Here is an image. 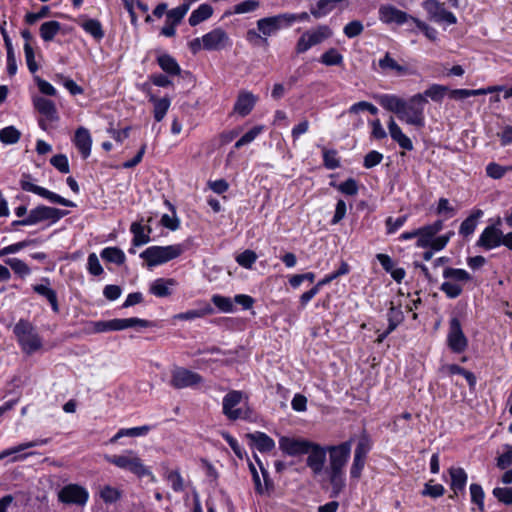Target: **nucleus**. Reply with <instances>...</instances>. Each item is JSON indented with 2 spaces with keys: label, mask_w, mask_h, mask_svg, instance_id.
<instances>
[{
  "label": "nucleus",
  "mask_w": 512,
  "mask_h": 512,
  "mask_svg": "<svg viewBox=\"0 0 512 512\" xmlns=\"http://www.w3.org/2000/svg\"><path fill=\"white\" fill-rule=\"evenodd\" d=\"M320 62L326 66L341 65L343 56L335 48H330L322 54Z\"/></svg>",
  "instance_id": "obj_48"
},
{
  "label": "nucleus",
  "mask_w": 512,
  "mask_h": 512,
  "mask_svg": "<svg viewBox=\"0 0 512 512\" xmlns=\"http://www.w3.org/2000/svg\"><path fill=\"white\" fill-rule=\"evenodd\" d=\"M330 185L336 187L341 193L348 196H355L358 193V184L353 178H349L339 185H336L334 182H331Z\"/></svg>",
  "instance_id": "obj_56"
},
{
  "label": "nucleus",
  "mask_w": 512,
  "mask_h": 512,
  "mask_svg": "<svg viewBox=\"0 0 512 512\" xmlns=\"http://www.w3.org/2000/svg\"><path fill=\"white\" fill-rule=\"evenodd\" d=\"M99 496L106 504H113L121 499L122 491L110 485H105L101 487Z\"/></svg>",
  "instance_id": "obj_43"
},
{
  "label": "nucleus",
  "mask_w": 512,
  "mask_h": 512,
  "mask_svg": "<svg viewBox=\"0 0 512 512\" xmlns=\"http://www.w3.org/2000/svg\"><path fill=\"white\" fill-rule=\"evenodd\" d=\"M307 454H309L306 460L307 466L314 474H320L326 461V450L320 445L312 442L311 450H309Z\"/></svg>",
  "instance_id": "obj_21"
},
{
  "label": "nucleus",
  "mask_w": 512,
  "mask_h": 512,
  "mask_svg": "<svg viewBox=\"0 0 512 512\" xmlns=\"http://www.w3.org/2000/svg\"><path fill=\"white\" fill-rule=\"evenodd\" d=\"M150 101L154 104L153 114L155 120L157 122L162 121L170 107V99L168 97L157 99L155 96H151Z\"/></svg>",
  "instance_id": "obj_40"
},
{
  "label": "nucleus",
  "mask_w": 512,
  "mask_h": 512,
  "mask_svg": "<svg viewBox=\"0 0 512 512\" xmlns=\"http://www.w3.org/2000/svg\"><path fill=\"white\" fill-rule=\"evenodd\" d=\"M242 400V393L240 391H231L223 398V413L230 420H237L242 417V411L235 408Z\"/></svg>",
  "instance_id": "obj_20"
},
{
  "label": "nucleus",
  "mask_w": 512,
  "mask_h": 512,
  "mask_svg": "<svg viewBox=\"0 0 512 512\" xmlns=\"http://www.w3.org/2000/svg\"><path fill=\"white\" fill-rule=\"evenodd\" d=\"M213 14V8L211 5L207 4V3H204V4H201L197 9H195L188 21H189V24L191 26H196L198 24H200L201 22L207 20L208 18H210Z\"/></svg>",
  "instance_id": "obj_37"
},
{
  "label": "nucleus",
  "mask_w": 512,
  "mask_h": 512,
  "mask_svg": "<svg viewBox=\"0 0 512 512\" xmlns=\"http://www.w3.org/2000/svg\"><path fill=\"white\" fill-rule=\"evenodd\" d=\"M502 237L503 233L500 229L495 225H489L480 234L476 245L485 250H491L501 245Z\"/></svg>",
  "instance_id": "obj_17"
},
{
  "label": "nucleus",
  "mask_w": 512,
  "mask_h": 512,
  "mask_svg": "<svg viewBox=\"0 0 512 512\" xmlns=\"http://www.w3.org/2000/svg\"><path fill=\"white\" fill-rule=\"evenodd\" d=\"M262 130V126H255L251 128L235 143V148L239 149L242 146L251 143L262 132Z\"/></svg>",
  "instance_id": "obj_60"
},
{
  "label": "nucleus",
  "mask_w": 512,
  "mask_h": 512,
  "mask_svg": "<svg viewBox=\"0 0 512 512\" xmlns=\"http://www.w3.org/2000/svg\"><path fill=\"white\" fill-rule=\"evenodd\" d=\"M151 430V426L143 425L139 427L132 428H122L120 429L112 438H110L109 443L114 444L122 437H140L145 436Z\"/></svg>",
  "instance_id": "obj_32"
},
{
  "label": "nucleus",
  "mask_w": 512,
  "mask_h": 512,
  "mask_svg": "<svg viewBox=\"0 0 512 512\" xmlns=\"http://www.w3.org/2000/svg\"><path fill=\"white\" fill-rule=\"evenodd\" d=\"M388 328L391 332H393L397 326L404 320V315L400 307L391 306L388 313Z\"/></svg>",
  "instance_id": "obj_46"
},
{
  "label": "nucleus",
  "mask_w": 512,
  "mask_h": 512,
  "mask_svg": "<svg viewBox=\"0 0 512 512\" xmlns=\"http://www.w3.org/2000/svg\"><path fill=\"white\" fill-rule=\"evenodd\" d=\"M89 499L87 489L78 484H66V504L85 506Z\"/></svg>",
  "instance_id": "obj_23"
},
{
  "label": "nucleus",
  "mask_w": 512,
  "mask_h": 512,
  "mask_svg": "<svg viewBox=\"0 0 512 512\" xmlns=\"http://www.w3.org/2000/svg\"><path fill=\"white\" fill-rule=\"evenodd\" d=\"M285 13L264 17L257 21V29L264 36L263 42L267 44V37L277 34L282 29L289 28Z\"/></svg>",
  "instance_id": "obj_9"
},
{
  "label": "nucleus",
  "mask_w": 512,
  "mask_h": 512,
  "mask_svg": "<svg viewBox=\"0 0 512 512\" xmlns=\"http://www.w3.org/2000/svg\"><path fill=\"white\" fill-rule=\"evenodd\" d=\"M6 264L11 267V269L21 277L28 276L31 273L29 266L18 258H8Z\"/></svg>",
  "instance_id": "obj_57"
},
{
  "label": "nucleus",
  "mask_w": 512,
  "mask_h": 512,
  "mask_svg": "<svg viewBox=\"0 0 512 512\" xmlns=\"http://www.w3.org/2000/svg\"><path fill=\"white\" fill-rule=\"evenodd\" d=\"M152 326L153 322L137 317L123 319L116 318L107 321H92L89 323V331L91 333H104L109 331H121L133 327L148 328Z\"/></svg>",
  "instance_id": "obj_3"
},
{
  "label": "nucleus",
  "mask_w": 512,
  "mask_h": 512,
  "mask_svg": "<svg viewBox=\"0 0 512 512\" xmlns=\"http://www.w3.org/2000/svg\"><path fill=\"white\" fill-rule=\"evenodd\" d=\"M471 502L476 504L480 512H484L485 493L481 485L473 483L470 485Z\"/></svg>",
  "instance_id": "obj_53"
},
{
  "label": "nucleus",
  "mask_w": 512,
  "mask_h": 512,
  "mask_svg": "<svg viewBox=\"0 0 512 512\" xmlns=\"http://www.w3.org/2000/svg\"><path fill=\"white\" fill-rule=\"evenodd\" d=\"M443 277L448 281L455 283L468 282L472 279L471 275L464 269L446 267L443 270Z\"/></svg>",
  "instance_id": "obj_39"
},
{
  "label": "nucleus",
  "mask_w": 512,
  "mask_h": 512,
  "mask_svg": "<svg viewBox=\"0 0 512 512\" xmlns=\"http://www.w3.org/2000/svg\"><path fill=\"white\" fill-rule=\"evenodd\" d=\"M101 258L109 263L122 265L126 261L124 252L118 247H106L100 252Z\"/></svg>",
  "instance_id": "obj_36"
},
{
  "label": "nucleus",
  "mask_w": 512,
  "mask_h": 512,
  "mask_svg": "<svg viewBox=\"0 0 512 512\" xmlns=\"http://www.w3.org/2000/svg\"><path fill=\"white\" fill-rule=\"evenodd\" d=\"M13 333L22 351L28 355L42 347V340L36 328L27 320L20 319L13 328Z\"/></svg>",
  "instance_id": "obj_2"
},
{
  "label": "nucleus",
  "mask_w": 512,
  "mask_h": 512,
  "mask_svg": "<svg viewBox=\"0 0 512 512\" xmlns=\"http://www.w3.org/2000/svg\"><path fill=\"white\" fill-rule=\"evenodd\" d=\"M351 452L350 442H343L338 446L329 447V470L343 471Z\"/></svg>",
  "instance_id": "obj_12"
},
{
  "label": "nucleus",
  "mask_w": 512,
  "mask_h": 512,
  "mask_svg": "<svg viewBox=\"0 0 512 512\" xmlns=\"http://www.w3.org/2000/svg\"><path fill=\"white\" fill-rule=\"evenodd\" d=\"M440 290L449 298L455 299L459 297L463 292V287L459 283L452 281H445L441 284Z\"/></svg>",
  "instance_id": "obj_50"
},
{
  "label": "nucleus",
  "mask_w": 512,
  "mask_h": 512,
  "mask_svg": "<svg viewBox=\"0 0 512 512\" xmlns=\"http://www.w3.org/2000/svg\"><path fill=\"white\" fill-rule=\"evenodd\" d=\"M202 381L200 374L183 367H176L171 373L170 385L176 389H183L196 386Z\"/></svg>",
  "instance_id": "obj_11"
},
{
  "label": "nucleus",
  "mask_w": 512,
  "mask_h": 512,
  "mask_svg": "<svg viewBox=\"0 0 512 512\" xmlns=\"http://www.w3.org/2000/svg\"><path fill=\"white\" fill-rule=\"evenodd\" d=\"M449 474L451 477L450 487L457 494L459 491H464L466 483H467V473L463 468H454L451 467L449 469Z\"/></svg>",
  "instance_id": "obj_31"
},
{
  "label": "nucleus",
  "mask_w": 512,
  "mask_h": 512,
  "mask_svg": "<svg viewBox=\"0 0 512 512\" xmlns=\"http://www.w3.org/2000/svg\"><path fill=\"white\" fill-rule=\"evenodd\" d=\"M448 91L449 88L447 86L432 84L422 94L425 99L428 97L434 102H441Z\"/></svg>",
  "instance_id": "obj_44"
},
{
  "label": "nucleus",
  "mask_w": 512,
  "mask_h": 512,
  "mask_svg": "<svg viewBox=\"0 0 512 512\" xmlns=\"http://www.w3.org/2000/svg\"><path fill=\"white\" fill-rule=\"evenodd\" d=\"M447 345L454 353H463L468 347V339L465 336L460 320L453 317L449 321L447 333Z\"/></svg>",
  "instance_id": "obj_7"
},
{
  "label": "nucleus",
  "mask_w": 512,
  "mask_h": 512,
  "mask_svg": "<svg viewBox=\"0 0 512 512\" xmlns=\"http://www.w3.org/2000/svg\"><path fill=\"white\" fill-rule=\"evenodd\" d=\"M497 467L501 470H506L512 466V446L506 445L505 451L497 458Z\"/></svg>",
  "instance_id": "obj_63"
},
{
  "label": "nucleus",
  "mask_w": 512,
  "mask_h": 512,
  "mask_svg": "<svg viewBox=\"0 0 512 512\" xmlns=\"http://www.w3.org/2000/svg\"><path fill=\"white\" fill-rule=\"evenodd\" d=\"M157 63L165 73L171 76L179 75L181 72V68L176 59L167 53L159 55L157 57Z\"/></svg>",
  "instance_id": "obj_33"
},
{
  "label": "nucleus",
  "mask_w": 512,
  "mask_h": 512,
  "mask_svg": "<svg viewBox=\"0 0 512 512\" xmlns=\"http://www.w3.org/2000/svg\"><path fill=\"white\" fill-rule=\"evenodd\" d=\"M349 6L348 0H319L310 8V14L320 19L331 13L334 9L344 10Z\"/></svg>",
  "instance_id": "obj_18"
},
{
  "label": "nucleus",
  "mask_w": 512,
  "mask_h": 512,
  "mask_svg": "<svg viewBox=\"0 0 512 512\" xmlns=\"http://www.w3.org/2000/svg\"><path fill=\"white\" fill-rule=\"evenodd\" d=\"M165 478L170 483L173 491L182 492L184 490V480L178 470L167 471Z\"/></svg>",
  "instance_id": "obj_52"
},
{
  "label": "nucleus",
  "mask_w": 512,
  "mask_h": 512,
  "mask_svg": "<svg viewBox=\"0 0 512 512\" xmlns=\"http://www.w3.org/2000/svg\"><path fill=\"white\" fill-rule=\"evenodd\" d=\"M257 96L249 91H241L234 104V112L242 117L247 116L254 108Z\"/></svg>",
  "instance_id": "obj_24"
},
{
  "label": "nucleus",
  "mask_w": 512,
  "mask_h": 512,
  "mask_svg": "<svg viewBox=\"0 0 512 512\" xmlns=\"http://www.w3.org/2000/svg\"><path fill=\"white\" fill-rule=\"evenodd\" d=\"M483 215V211L477 209L473 211L460 225L459 234L463 237L472 235L477 227V221Z\"/></svg>",
  "instance_id": "obj_34"
},
{
  "label": "nucleus",
  "mask_w": 512,
  "mask_h": 512,
  "mask_svg": "<svg viewBox=\"0 0 512 512\" xmlns=\"http://www.w3.org/2000/svg\"><path fill=\"white\" fill-rule=\"evenodd\" d=\"M213 313H214L213 307L209 303L204 302L200 308L188 310V311L176 314L174 316V318L178 319V320L191 321V320H195L197 318H202L204 316L211 315Z\"/></svg>",
  "instance_id": "obj_30"
},
{
  "label": "nucleus",
  "mask_w": 512,
  "mask_h": 512,
  "mask_svg": "<svg viewBox=\"0 0 512 512\" xmlns=\"http://www.w3.org/2000/svg\"><path fill=\"white\" fill-rule=\"evenodd\" d=\"M32 100L35 109L47 120L53 121L58 119L55 105L51 100L41 96H34Z\"/></svg>",
  "instance_id": "obj_27"
},
{
  "label": "nucleus",
  "mask_w": 512,
  "mask_h": 512,
  "mask_svg": "<svg viewBox=\"0 0 512 512\" xmlns=\"http://www.w3.org/2000/svg\"><path fill=\"white\" fill-rule=\"evenodd\" d=\"M20 187L26 192L37 194L45 199H48L52 203H58L64 205V198L58 194H55L46 188L38 186L32 182V176L24 173L20 179Z\"/></svg>",
  "instance_id": "obj_13"
},
{
  "label": "nucleus",
  "mask_w": 512,
  "mask_h": 512,
  "mask_svg": "<svg viewBox=\"0 0 512 512\" xmlns=\"http://www.w3.org/2000/svg\"><path fill=\"white\" fill-rule=\"evenodd\" d=\"M20 136V132L14 126H8L0 130V141L5 144L18 142Z\"/></svg>",
  "instance_id": "obj_55"
},
{
  "label": "nucleus",
  "mask_w": 512,
  "mask_h": 512,
  "mask_svg": "<svg viewBox=\"0 0 512 512\" xmlns=\"http://www.w3.org/2000/svg\"><path fill=\"white\" fill-rule=\"evenodd\" d=\"M43 282L45 283L34 285L33 291L40 295L41 297L45 298L51 305V308L54 312H59L56 291L50 287L48 279H43Z\"/></svg>",
  "instance_id": "obj_28"
},
{
  "label": "nucleus",
  "mask_w": 512,
  "mask_h": 512,
  "mask_svg": "<svg viewBox=\"0 0 512 512\" xmlns=\"http://www.w3.org/2000/svg\"><path fill=\"white\" fill-rule=\"evenodd\" d=\"M493 496L505 505H512V488L511 487H496L492 491Z\"/></svg>",
  "instance_id": "obj_61"
},
{
  "label": "nucleus",
  "mask_w": 512,
  "mask_h": 512,
  "mask_svg": "<svg viewBox=\"0 0 512 512\" xmlns=\"http://www.w3.org/2000/svg\"><path fill=\"white\" fill-rule=\"evenodd\" d=\"M426 103L427 99L424 98L423 94L413 95L406 101V105H404L398 118L409 125L423 127L425 124L424 106Z\"/></svg>",
  "instance_id": "obj_5"
},
{
  "label": "nucleus",
  "mask_w": 512,
  "mask_h": 512,
  "mask_svg": "<svg viewBox=\"0 0 512 512\" xmlns=\"http://www.w3.org/2000/svg\"><path fill=\"white\" fill-rule=\"evenodd\" d=\"M376 99L382 108L395 113L397 117L406 105V100L394 94H381Z\"/></svg>",
  "instance_id": "obj_26"
},
{
  "label": "nucleus",
  "mask_w": 512,
  "mask_h": 512,
  "mask_svg": "<svg viewBox=\"0 0 512 512\" xmlns=\"http://www.w3.org/2000/svg\"><path fill=\"white\" fill-rule=\"evenodd\" d=\"M80 25L85 30V32L90 34L95 40L99 41L104 37V31L100 21L96 19H87L84 20Z\"/></svg>",
  "instance_id": "obj_42"
},
{
  "label": "nucleus",
  "mask_w": 512,
  "mask_h": 512,
  "mask_svg": "<svg viewBox=\"0 0 512 512\" xmlns=\"http://www.w3.org/2000/svg\"><path fill=\"white\" fill-rule=\"evenodd\" d=\"M60 28L61 24L57 21L45 22L40 27V35L44 41H51Z\"/></svg>",
  "instance_id": "obj_45"
},
{
  "label": "nucleus",
  "mask_w": 512,
  "mask_h": 512,
  "mask_svg": "<svg viewBox=\"0 0 512 512\" xmlns=\"http://www.w3.org/2000/svg\"><path fill=\"white\" fill-rule=\"evenodd\" d=\"M411 18L413 17L392 5H382L379 8V19L386 24L395 23L403 25L408 20H411Z\"/></svg>",
  "instance_id": "obj_19"
},
{
  "label": "nucleus",
  "mask_w": 512,
  "mask_h": 512,
  "mask_svg": "<svg viewBox=\"0 0 512 512\" xmlns=\"http://www.w3.org/2000/svg\"><path fill=\"white\" fill-rule=\"evenodd\" d=\"M423 8L428 13L430 20L436 23L452 25L457 22L456 16L445 9L444 3L437 0H425L423 2Z\"/></svg>",
  "instance_id": "obj_10"
},
{
  "label": "nucleus",
  "mask_w": 512,
  "mask_h": 512,
  "mask_svg": "<svg viewBox=\"0 0 512 512\" xmlns=\"http://www.w3.org/2000/svg\"><path fill=\"white\" fill-rule=\"evenodd\" d=\"M418 233L416 246L419 248H428L432 244L435 234H433L426 226L418 228Z\"/></svg>",
  "instance_id": "obj_58"
},
{
  "label": "nucleus",
  "mask_w": 512,
  "mask_h": 512,
  "mask_svg": "<svg viewBox=\"0 0 512 512\" xmlns=\"http://www.w3.org/2000/svg\"><path fill=\"white\" fill-rule=\"evenodd\" d=\"M331 36L332 30L327 25H320L315 30L306 31L297 41L296 52L299 54L304 53Z\"/></svg>",
  "instance_id": "obj_6"
},
{
  "label": "nucleus",
  "mask_w": 512,
  "mask_h": 512,
  "mask_svg": "<svg viewBox=\"0 0 512 512\" xmlns=\"http://www.w3.org/2000/svg\"><path fill=\"white\" fill-rule=\"evenodd\" d=\"M408 216L402 215L397 218L388 217L385 220V226H386V233L387 234H394L396 233L407 221Z\"/></svg>",
  "instance_id": "obj_59"
},
{
  "label": "nucleus",
  "mask_w": 512,
  "mask_h": 512,
  "mask_svg": "<svg viewBox=\"0 0 512 512\" xmlns=\"http://www.w3.org/2000/svg\"><path fill=\"white\" fill-rule=\"evenodd\" d=\"M61 216L62 212L57 208H52L48 206H38L29 212V214L26 216L25 223L35 225L40 222L48 220H50L51 222H55L59 220Z\"/></svg>",
  "instance_id": "obj_15"
},
{
  "label": "nucleus",
  "mask_w": 512,
  "mask_h": 512,
  "mask_svg": "<svg viewBox=\"0 0 512 512\" xmlns=\"http://www.w3.org/2000/svg\"><path fill=\"white\" fill-rule=\"evenodd\" d=\"M184 251L183 244L150 246L140 254V257L147 262L149 267H154L179 257Z\"/></svg>",
  "instance_id": "obj_4"
},
{
  "label": "nucleus",
  "mask_w": 512,
  "mask_h": 512,
  "mask_svg": "<svg viewBox=\"0 0 512 512\" xmlns=\"http://www.w3.org/2000/svg\"><path fill=\"white\" fill-rule=\"evenodd\" d=\"M104 459L119 469L129 471L139 478L150 476L154 479L151 470L143 464L142 459L134 450L128 449L119 455H105Z\"/></svg>",
  "instance_id": "obj_1"
},
{
  "label": "nucleus",
  "mask_w": 512,
  "mask_h": 512,
  "mask_svg": "<svg viewBox=\"0 0 512 512\" xmlns=\"http://www.w3.org/2000/svg\"><path fill=\"white\" fill-rule=\"evenodd\" d=\"M173 279H156L150 286V293L157 297H167L171 295L170 286L174 285Z\"/></svg>",
  "instance_id": "obj_38"
},
{
  "label": "nucleus",
  "mask_w": 512,
  "mask_h": 512,
  "mask_svg": "<svg viewBox=\"0 0 512 512\" xmlns=\"http://www.w3.org/2000/svg\"><path fill=\"white\" fill-rule=\"evenodd\" d=\"M509 171H512V165L501 166L496 162H491L486 166V174L492 179H501Z\"/></svg>",
  "instance_id": "obj_49"
},
{
  "label": "nucleus",
  "mask_w": 512,
  "mask_h": 512,
  "mask_svg": "<svg viewBox=\"0 0 512 512\" xmlns=\"http://www.w3.org/2000/svg\"><path fill=\"white\" fill-rule=\"evenodd\" d=\"M235 260L241 267L251 269L257 260V254L253 250L247 249L238 254Z\"/></svg>",
  "instance_id": "obj_54"
},
{
  "label": "nucleus",
  "mask_w": 512,
  "mask_h": 512,
  "mask_svg": "<svg viewBox=\"0 0 512 512\" xmlns=\"http://www.w3.org/2000/svg\"><path fill=\"white\" fill-rule=\"evenodd\" d=\"M378 66L381 73L385 75L402 77L411 74L409 67L406 64L398 63L389 52H386L384 56L379 59Z\"/></svg>",
  "instance_id": "obj_16"
},
{
  "label": "nucleus",
  "mask_w": 512,
  "mask_h": 512,
  "mask_svg": "<svg viewBox=\"0 0 512 512\" xmlns=\"http://www.w3.org/2000/svg\"><path fill=\"white\" fill-rule=\"evenodd\" d=\"M203 48L208 51H218L231 45L228 34L221 28L213 29L202 36Z\"/></svg>",
  "instance_id": "obj_14"
},
{
  "label": "nucleus",
  "mask_w": 512,
  "mask_h": 512,
  "mask_svg": "<svg viewBox=\"0 0 512 512\" xmlns=\"http://www.w3.org/2000/svg\"><path fill=\"white\" fill-rule=\"evenodd\" d=\"M130 231L133 234V246H142L151 241L150 234L152 229L149 226L145 227L139 222H133L130 226Z\"/></svg>",
  "instance_id": "obj_29"
},
{
  "label": "nucleus",
  "mask_w": 512,
  "mask_h": 512,
  "mask_svg": "<svg viewBox=\"0 0 512 512\" xmlns=\"http://www.w3.org/2000/svg\"><path fill=\"white\" fill-rule=\"evenodd\" d=\"M72 142L78 149L83 159H87L90 156L92 138L88 129L79 127L75 132Z\"/></svg>",
  "instance_id": "obj_22"
},
{
  "label": "nucleus",
  "mask_w": 512,
  "mask_h": 512,
  "mask_svg": "<svg viewBox=\"0 0 512 512\" xmlns=\"http://www.w3.org/2000/svg\"><path fill=\"white\" fill-rule=\"evenodd\" d=\"M323 163L327 169H336L340 166L336 150L323 149Z\"/></svg>",
  "instance_id": "obj_62"
},
{
  "label": "nucleus",
  "mask_w": 512,
  "mask_h": 512,
  "mask_svg": "<svg viewBox=\"0 0 512 512\" xmlns=\"http://www.w3.org/2000/svg\"><path fill=\"white\" fill-rule=\"evenodd\" d=\"M364 30V26L361 21L353 20L345 25L343 32L346 37L354 38L359 36Z\"/></svg>",
  "instance_id": "obj_64"
},
{
  "label": "nucleus",
  "mask_w": 512,
  "mask_h": 512,
  "mask_svg": "<svg viewBox=\"0 0 512 512\" xmlns=\"http://www.w3.org/2000/svg\"><path fill=\"white\" fill-rule=\"evenodd\" d=\"M47 443V440L46 439H37V440H33V441H29V442H25V443H21L15 447H12V448H9V449H6L4 451H2L0 453V460L7 457V456H10V455H13V454H18L26 449H29V448H33V447H38V446H42L44 444Z\"/></svg>",
  "instance_id": "obj_41"
},
{
  "label": "nucleus",
  "mask_w": 512,
  "mask_h": 512,
  "mask_svg": "<svg viewBox=\"0 0 512 512\" xmlns=\"http://www.w3.org/2000/svg\"><path fill=\"white\" fill-rule=\"evenodd\" d=\"M1 34L7 50V72L10 76H13L17 72V63L12 46V41L4 28H1Z\"/></svg>",
  "instance_id": "obj_35"
},
{
  "label": "nucleus",
  "mask_w": 512,
  "mask_h": 512,
  "mask_svg": "<svg viewBox=\"0 0 512 512\" xmlns=\"http://www.w3.org/2000/svg\"><path fill=\"white\" fill-rule=\"evenodd\" d=\"M278 444L283 454L292 457L305 455L312 447L309 440L289 436H280Z\"/></svg>",
  "instance_id": "obj_8"
},
{
  "label": "nucleus",
  "mask_w": 512,
  "mask_h": 512,
  "mask_svg": "<svg viewBox=\"0 0 512 512\" xmlns=\"http://www.w3.org/2000/svg\"><path fill=\"white\" fill-rule=\"evenodd\" d=\"M211 301L223 313H232L234 311L233 302L229 297L215 294L211 297Z\"/></svg>",
  "instance_id": "obj_51"
},
{
  "label": "nucleus",
  "mask_w": 512,
  "mask_h": 512,
  "mask_svg": "<svg viewBox=\"0 0 512 512\" xmlns=\"http://www.w3.org/2000/svg\"><path fill=\"white\" fill-rule=\"evenodd\" d=\"M190 8L189 3H183L167 12V22L179 24Z\"/></svg>",
  "instance_id": "obj_47"
},
{
  "label": "nucleus",
  "mask_w": 512,
  "mask_h": 512,
  "mask_svg": "<svg viewBox=\"0 0 512 512\" xmlns=\"http://www.w3.org/2000/svg\"><path fill=\"white\" fill-rule=\"evenodd\" d=\"M246 437L250 444L262 453L270 452L275 448L274 440L264 432L248 433Z\"/></svg>",
  "instance_id": "obj_25"
}]
</instances>
